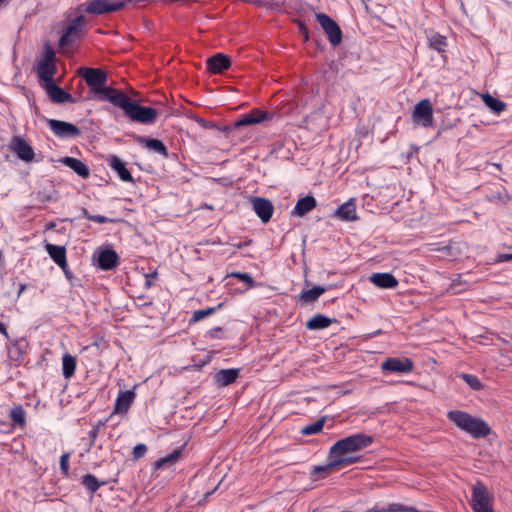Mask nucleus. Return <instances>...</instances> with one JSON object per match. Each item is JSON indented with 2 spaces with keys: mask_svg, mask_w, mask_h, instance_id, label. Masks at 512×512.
Returning <instances> with one entry per match:
<instances>
[{
  "mask_svg": "<svg viewBox=\"0 0 512 512\" xmlns=\"http://www.w3.org/2000/svg\"><path fill=\"white\" fill-rule=\"evenodd\" d=\"M0 332L3 333L6 337H8L6 327L2 322H0Z\"/></svg>",
  "mask_w": 512,
  "mask_h": 512,
  "instance_id": "obj_51",
  "label": "nucleus"
},
{
  "mask_svg": "<svg viewBox=\"0 0 512 512\" xmlns=\"http://www.w3.org/2000/svg\"><path fill=\"white\" fill-rule=\"evenodd\" d=\"M373 443V438L365 433H357L338 440L329 450V456L336 459L356 458L349 454L361 451Z\"/></svg>",
  "mask_w": 512,
  "mask_h": 512,
  "instance_id": "obj_3",
  "label": "nucleus"
},
{
  "mask_svg": "<svg viewBox=\"0 0 512 512\" xmlns=\"http://www.w3.org/2000/svg\"><path fill=\"white\" fill-rule=\"evenodd\" d=\"M272 119V114L267 111L253 109L249 113L243 115L239 120L235 121L234 128L242 126L256 125Z\"/></svg>",
  "mask_w": 512,
  "mask_h": 512,
  "instance_id": "obj_11",
  "label": "nucleus"
},
{
  "mask_svg": "<svg viewBox=\"0 0 512 512\" xmlns=\"http://www.w3.org/2000/svg\"><path fill=\"white\" fill-rule=\"evenodd\" d=\"M334 216L342 221L357 220L356 199L350 198L347 202L340 205L335 211Z\"/></svg>",
  "mask_w": 512,
  "mask_h": 512,
  "instance_id": "obj_18",
  "label": "nucleus"
},
{
  "mask_svg": "<svg viewBox=\"0 0 512 512\" xmlns=\"http://www.w3.org/2000/svg\"><path fill=\"white\" fill-rule=\"evenodd\" d=\"M110 168L117 173L119 178L124 182H133V177L126 168L125 163L117 156L112 155L108 158Z\"/></svg>",
  "mask_w": 512,
  "mask_h": 512,
  "instance_id": "obj_23",
  "label": "nucleus"
},
{
  "mask_svg": "<svg viewBox=\"0 0 512 512\" xmlns=\"http://www.w3.org/2000/svg\"><path fill=\"white\" fill-rule=\"evenodd\" d=\"M209 361H210V359L207 358V359L201 361L199 364H195V366L198 367V368H201V367L205 366L206 364H208Z\"/></svg>",
  "mask_w": 512,
  "mask_h": 512,
  "instance_id": "obj_52",
  "label": "nucleus"
},
{
  "mask_svg": "<svg viewBox=\"0 0 512 512\" xmlns=\"http://www.w3.org/2000/svg\"><path fill=\"white\" fill-rule=\"evenodd\" d=\"M430 47L438 52H442L446 47V39L440 34H433L429 38Z\"/></svg>",
  "mask_w": 512,
  "mask_h": 512,
  "instance_id": "obj_36",
  "label": "nucleus"
},
{
  "mask_svg": "<svg viewBox=\"0 0 512 512\" xmlns=\"http://www.w3.org/2000/svg\"><path fill=\"white\" fill-rule=\"evenodd\" d=\"M332 322H306V327L309 330H318L327 328Z\"/></svg>",
  "mask_w": 512,
  "mask_h": 512,
  "instance_id": "obj_43",
  "label": "nucleus"
},
{
  "mask_svg": "<svg viewBox=\"0 0 512 512\" xmlns=\"http://www.w3.org/2000/svg\"><path fill=\"white\" fill-rule=\"evenodd\" d=\"M95 260L97 265L102 270H111L116 267L118 262V255L112 249H103L95 253Z\"/></svg>",
  "mask_w": 512,
  "mask_h": 512,
  "instance_id": "obj_17",
  "label": "nucleus"
},
{
  "mask_svg": "<svg viewBox=\"0 0 512 512\" xmlns=\"http://www.w3.org/2000/svg\"><path fill=\"white\" fill-rule=\"evenodd\" d=\"M325 420L326 418L322 417L318 419L316 422L303 427L301 429V433L303 435H313L319 433L324 427Z\"/></svg>",
  "mask_w": 512,
  "mask_h": 512,
  "instance_id": "obj_34",
  "label": "nucleus"
},
{
  "mask_svg": "<svg viewBox=\"0 0 512 512\" xmlns=\"http://www.w3.org/2000/svg\"><path fill=\"white\" fill-rule=\"evenodd\" d=\"M48 124L53 133L58 137H76L80 135L79 128L71 123L51 119Z\"/></svg>",
  "mask_w": 512,
  "mask_h": 512,
  "instance_id": "obj_15",
  "label": "nucleus"
},
{
  "mask_svg": "<svg viewBox=\"0 0 512 512\" xmlns=\"http://www.w3.org/2000/svg\"><path fill=\"white\" fill-rule=\"evenodd\" d=\"M310 320H313V321H327V320H331V319L327 318V317H325L323 315L316 314Z\"/></svg>",
  "mask_w": 512,
  "mask_h": 512,
  "instance_id": "obj_48",
  "label": "nucleus"
},
{
  "mask_svg": "<svg viewBox=\"0 0 512 512\" xmlns=\"http://www.w3.org/2000/svg\"><path fill=\"white\" fill-rule=\"evenodd\" d=\"M135 392L132 390H126L120 392L115 404V412L116 413H127L130 406L132 405L135 399Z\"/></svg>",
  "mask_w": 512,
  "mask_h": 512,
  "instance_id": "obj_26",
  "label": "nucleus"
},
{
  "mask_svg": "<svg viewBox=\"0 0 512 512\" xmlns=\"http://www.w3.org/2000/svg\"><path fill=\"white\" fill-rule=\"evenodd\" d=\"M482 100L484 104L494 113L500 114L506 109V104L491 96L490 94L486 93L482 95Z\"/></svg>",
  "mask_w": 512,
  "mask_h": 512,
  "instance_id": "obj_31",
  "label": "nucleus"
},
{
  "mask_svg": "<svg viewBox=\"0 0 512 512\" xmlns=\"http://www.w3.org/2000/svg\"><path fill=\"white\" fill-rule=\"evenodd\" d=\"M492 496L481 482L472 487L471 508L474 512H494L492 507Z\"/></svg>",
  "mask_w": 512,
  "mask_h": 512,
  "instance_id": "obj_7",
  "label": "nucleus"
},
{
  "mask_svg": "<svg viewBox=\"0 0 512 512\" xmlns=\"http://www.w3.org/2000/svg\"><path fill=\"white\" fill-rule=\"evenodd\" d=\"M317 21L326 33L331 45L336 46L341 42L342 32L337 23L324 13L316 14Z\"/></svg>",
  "mask_w": 512,
  "mask_h": 512,
  "instance_id": "obj_10",
  "label": "nucleus"
},
{
  "mask_svg": "<svg viewBox=\"0 0 512 512\" xmlns=\"http://www.w3.org/2000/svg\"><path fill=\"white\" fill-rule=\"evenodd\" d=\"M9 0H0V7L5 6Z\"/></svg>",
  "mask_w": 512,
  "mask_h": 512,
  "instance_id": "obj_53",
  "label": "nucleus"
},
{
  "mask_svg": "<svg viewBox=\"0 0 512 512\" xmlns=\"http://www.w3.org/2000/svg\"><path fill=\"white\" fill-rule=\"evenodd\" d=\"M112 104L120 107L129 119L142 124L153 123L157 116L156 109L136 104L122 91L117 97H112Z\"/></svg>",
  "mask_w": 512,
  "mask_h": 512,
  "instance_id": "obj_2",
  "label": "nucleus"
},
{
  "mask_svg": "<svg viewBox=\"0 0 512 512\" xmlns=\"http://www.w3.org/2000/svg\"><path fill=\"white\" fill-rule=\"evenodd\" d=\"M251 203L254 212L261 219V221L263 223L269 222L274 211L272 202L266 198L252 197Z\"/></svg>",
  "mask_w": 512,
  "mask_h": 512,
  "instance_id": "obj_14",
  "label": "nucleus"
},
{
  "mask_svg": "<svg viewBox=\"0 0 512 512\" xmlns=\"http://www.w3.org/2000/svg\"><path fill=\"white\" fill-rule=\"evenodd\" d=\"M49 97L57 103H64L71 99V95L65 92L61 87H59L55 81H51L44 85Z\"/></svg>",
  "mask_w": 512,
  "mask_h": 512,
  "instance_id": "obj_27",
  "label": "nucleus"
},
{
  "mask_svg": "<svg viewBox=\"0 0 512 512\" xmlns=\"http://www.w3.org/2000/svg\"><path fill=\"white\" fill-rule=\"evenodd\" d=\"M147 453V446L145 444H137L133 448V458L134 460H139L140 458L144 457Z\"/></svg>",
  "mask_w": 512,
  "mask_h": 512,
  "instance_id": "obj_41",
  "label": "nucleus"
},
{
  "mask_svg": "<svg viewBox=\"0 0 512 512\" xmlns=\"http://www.w3.org/2000/svg\"><path fill=\"white\" fill-rule=\"evenodd\" d=\"M76 369V359L69 353L64 354L62 358V373L65 378L74 375Z\"/></svg>",
  "mask_w": 512,
  "mask_h": 512,
  "instance_id": "obj_32",
  "label": "nucleus"
},
{
  "mask_svg": "<svg viewBox=\"0 0 512 512\" xmlns=\"http://www.w3.org/2000/svg\"><path fill=\"white\" fill-rule=\"evenodd\" d=\"M209 336L211 338H222L223 337V334H224V331L222 328L220 327H217L215 329H212L208 332Z\"/></svg>",
  "mask_w": 512,
  "mask_h": 512,
  "instance_id": "obj_46",
  "label": "nucleus"
},
{
  "mask_svg": "<svg viewBox=\"0 0 512 512\" xmlns=\"http://www.w3.org/2000/svg\"><path fill=\"white\" fill-rule=\"evenodd\" d=\"M459 377L462 378L469 385V387L475 391H479L483 388L482 382L475 375L462 373Z\"/></svg>",
  "mask_w": 512,
  "mask_h": 512,
  "instance_id": "obj_35",
  "label": "nucleus"
},
{
  "mask_svg": "<svg viewBox=\"0 0 512 512\" xmlns=\"http://www.w3.org/2000/svg\"><path fill=\"white\" fill-rule=\"evenodd\" d=\"M325 291L326 289L322 286L303 289L302 292L297 296L296 301L301 306L309 305L315 302Z\"/></svg>",
  "mask_w": 512,
  "mask_h": 512,
  "instance_id": "obj_21",
  "label": "nucleus"
},
{
  "mask_svg": "<svg viewBox=\"0 0 512 512\" xmlns=\"http://www.w3.org/2000/svg\"><path fill=\"white\" fill-rule=\"evenodd\" d=\"M414 368V364L409 358H387L381 363V369L386 372L408 373Z\"/></svg>",
  "mask_w": 512,
  "mask_h": 512,
  "instance_id": "obj_12",
  "label": "nucleus"
},
{
  "mask_svg": "<svg viewBox=\"0 0 512 512\" xmlns=\"http://www.w3.org/2000/svg\"><path fill=\"white\" fill-rule=\"evenodd\" d=\"M369 280L375 286L383 289H393L398 286V280L391 273H374Z\"/></svg>",
  "mask_w": 512,
  "mask_h": 512,
  "instance_id": "obj_20",
  "label": "nucleus"
},
{
  "mask_svg": "<svg viewBox=\"0 0 512 512\" xmlns=\"http://www.w3.org/2000/svg\"><path fill=\"white\" fill-rule=\"evenodd\" d=\"M412 120L416 126L423 128L433 126V106L430 100L423 99L414 106Z\"/></svg>",
  "mask_w": 512,
  "mask_h": 512,
  "instance_id": "obj_9",
  "label": "nucleus"
},
{
  "mask_svg": "<svg viewBox=\"0 0 512 512\" xmlns=\"http://www.w3.org/2000/svg\"><path fill=\"white\" fill-rule=\"evenodd\" d=\"M239 369H222L214 375V381L218 387L228 386L236 381Z\"/></svg>",
  "mask_w": 512,
  "mask_h": 512,
  "instance_id": "obj_25",
  "label": "nucleus"
},
{
  "mask_svg": "<svg viewBox=\"0 0 512 512\" xmlns=\"http://www.w3.org/2000/svg\"><path fill=\"white\" fill-rule=\"evenodd\" d=\"M82 77L86 81L90 89L99 95V99L107 100L112 103V97H117L120 90L106 87L107 75L101 69L86 68L82 69Z\"/></svg>",
  "mask_w": 512,
  "mask_h": 512,
  "instance_id": "obj_4",
  "label": "nucleus"
},
{
  "mask_svg": "<svg viewBox=\"0 0 512 512\" xmlns=\"http://www.w3.org/2000/svg\"><path fill=\"white\" fill-rule=\"evenodd\" d=\"M215 310V307L196 310L193 314L192 320H202L206 317H209Z\"/></svg>",
  "mask_w": 512,
  "mask_h": 512,
  "instance_id": "obj_38",
  "label": "nucleus"
},
{
  "mask_svg": "<svg viewBox=\"0 0 512 512\" xmlns=\"http://www.w3.org/2000/svg\"><path fill=\"white\" fill-rule=\"evenodd\" d=\"M86 30V19L83 15H79L71 20L67 27L63 30L59 39V47L61 50H67L78 42L84 35Z\"/></svg>",
  "mask_w": 512,
  "mask_h": 512,
  "instance_id": "obj_5",
  "label": "nucleus"
},
{
  "mask_svg": "<svg viewBox=\"0 0 512 512\" xmlns=\"http://www.w3.org/2000/svg\"><path fill=\"white\" fill-rule=\"evenodd\" d=\"M217 487H218V486H216L214 489H212V490H210V491H207V492L203 495L204 500H207V499H208V497L214 493V491L217 489Z\"/></svg>",
  "mask_w": 512,
  "mask_h": 512,
  "instance_id": "obj_50",
  "label": "nucleus"
},
{
  "mask_svg": "<svg viewBox=\"0 0 512 512\" xmlns=\"http://www.w3.org/2000/svg\"><path fill=\"white\" fill-rule=\"evenodd\" d=\"M236 283L240 284L239 287H236V292H243L254 286V279L248 273L233 272L226 275V286L232 287Z\"/></svg>",
  "mask_w": 512,
  "mask_h": 512,
  "instance_id": "obj_16",
  "label": "nucleus"
},
{
  "mask_svg": "<svg viewBox=\"0 0 512 512\" xmlns=\"http://www.w3.org/2000/svg\"><path fill=\"white\" fill-rule=\"evenodd\" d=\"M106 345V340L104 338V336H101V335H97L93 341V343L91 344V346H94L98 349H102L104 348Z\"/></svg>",
  "mask_w": 512,
  "mask_h": 512,
  "instance_id": "obj_45",
  "label": "nucleus"
},
{
  "mask_svg": "<svg viewBox=\"0 0 512 512\" xmlns=\"http://www.w3.org/2000/svg\"><path fill=\"white\" fill-rule=\"evenodd\" d=\"M70 453H64L60 458V470L64 476L69 475V459H70Z\"/></svg>",
  "mask_w": 512,
  "mask_h": 512,
  "instance_id": "obj_40",
  "label": "nucleus"
},
{
  "mask_svg": "<svg viewBox=\"0 0 512 512\" xmlns=\"http://www.w3.org/2000/svg\"><path fill=\"white\" fill-rule=\"evenodd\" d=\"M10 416L16 424L21 426L25 424V411L21 406L13 408Z\"/></svg>",
  "mask_w": 512,
  "mask_h": 512,
  "instance_id": "obj_37",
  "label": "nucleus"
},
{
  "mask_svg": "<svg viewBox=\"0 0 512 512\" xmlns=\"http://www.w3.org/2000/svg\"><path fill=\"white\" fill-rule=\"evenodd\" d=\"M182 455V448L175 449L171 454L158 459L154 463L155 470H159L165 467L173 466L178 462Z\"/></svg>",
  "mask_w": 512,
  "mask_h": 512,
  "instance_id": "obj_30",
  "label": "nucleus"
},
{
  "mask_svg": "<svg viewBox=\"0 0 512 512\" xmlns=\"http://www.w3.org/2000/svg\"><path fill=\"white\" fill-rule=\"evenodd\" d=\"M230 64V59L222 53H218L207 59V68L214 74L221 73L228 69Z\"/></svg>",
  "mask_w": 512,
  "mask_h": 512,
  "instance_id": "obj_22",
  "label": "nucleus"
},
{
  "mask_svg": "<svg viewBox=\"0 0 512 512\" xmlns=\"http://www.w3.org/2000/svg\"><path fill=\"white\" fill-rule=\"evenodd\" d=\"M82 485L91 493H95L105 482H99L92 474H86L82 477Z\"/></svg>",
  "mask_w": 512,
  "mask_h": 512,
  "instance_id": "obj_33",
  "label": "nucleus"
},
{
  "mask_svg": "<svg viewBox=\"0 0 512 512\" xmlns=\"http://www.w3.org/2000/svg\"><path fill=\"white\" fill-rule=\"evenodd\" d=\"M36 72L44 85L54 81L56 74L55 52L49 44L45 45L44 54L37 64Z\"/></svg>",
  "mask_w": 512,
  "mask_h": 512,
  "instance_id": "obj_6",
  "label": "nucleus"
},
{
  "mask_svg": "<svg viewBox=\"0 0 512 512\" xmlns=\"http://www.w3.org/2000/svg\"><path fill=\"white\" fill-rule=\"evenodd\" d=\"M137 143L145 147L147 150L162 155L164 157L168 156V150L164 143L155 138H148L144 136H138L136 139Z\"/></svg>",
  "mask_w": 512,
  "mask_h": 512,
  "instance_id": "obj_19",
  "label": "nucleus"
},
{
  "mask_svg": "<svg viewBox=\"0 0 512 512\" xmlns=\"http://www.w3.org/2000/svg\"><path fill=\"white\" fill-rule=\"evenodd\" d=\"M447 418L459 429L469 433L473 438H484L491 433L489 425L484 420L473 417L467 412L460 410L449 411Z\"/></svg>",
  "mask_w": 512,
  "mask_h": 512,
  "instance_id": "obj_1",
  "label": "nucleus"
},
{
  "mask_svg": "<svg viewBox=\"0 0 512 512\" xmlns=\"http://www.w3.org/2000/svg\"><path fill=\"white\" fill-rule=\"evenodd\" d=\"M106 421H99L94 427L92 430L89 431V437L91 439V445L94 444L95 440L97 439L98 437V434H99V431H100V428L103 427L105 425Z\"/></svg>",
  "mask_w": 512,
  "mask_h": 512,
  "instance_id": "obj_42",
  "label": "nucleus"
},
{
  "mask_svg": "<svg viewBox=\"0 0 512 512\" xmlns=\"http://www.w3.org/2000/svg\"><path fill=\"white\" fill-rule=\"evenodd\" d=\"M83 215L86 219L88 220H91L93 222H96V223H99V224H103V223H107V222H112L113 220L112 219H109L107 218L106 216H103V215H91L89 214V212L85 209L83 210Z\"/></svg>",
  "mask_w": 512,
  "mask_h": 512,
  "instance_id": "obj_39",
  "label": "nucleus"
},
{
  "mask_svg": "<svg viewBox=\"0 0 512 512\" xmlns=\"http://www.w3.org/2000/svg\"><path fill=\"white\" fill-rule=\"evenodd\" d=\"M329 462L325 465L314 466L310 473L312 481L324 479L334 472L335 468L340 466H347L359 461V458H341L336 459L328 455Z\"/></svg>",
  "mask_w": 512,
  "mask_h": 512,
  "instance_id": "obj_8",
  "label": "nucleus"
},
{
  "mask_svg": "<svg viewBox=\"0 0 512 512\" xmlns=\"http://www.w3.org/2000/svg\"><path fill=\"white\" fill-rule=\"evenodd\" d=\"M512 260V254H499L497 256V262H507Z\"/></svg>",
  "mask_w": 512,
  "mask_h": 512,
  "instance_id": "obj_47",
  "label": "nucleus"
},
{
  "mask_svg": "<svg viewBox=\"0 0 512 512\" xmlns=\"http://www.w3.org/2000/svg\"><path fill=\"white\" fill-rule=\"evenodd\" d=\"M387 512H406L408 506L400 503H392L386 507Z\"/></svg>",
  "mask_w": 512,
  "mask_h": 512,
  "instance_id": "obj_44",
  "label": "nucleus"
},
{
  "mask_svg": "<svg viewBox=\"0 0 512 512\" xmlns=\"http://www.w3.org/2000/svg\"><path fill=\"white\" fill-rule=\"evenodd\" d=\"M316 207V200L313 196L300 198L292 210V214L303 217Z\"/></svg>",
  "mask_w": 512,
  "mask_h": 512,
  "instance_id": "obj_28",
  "label": "nucleus"
},
{
  "mask_svg": "<svg viewBox=\"0 0 512 512\" xmlns=\"http://www.w3.org/2000/svg\"><path fill=\"white\" fill-rule=\"evenodd\" d=\"M10 148L22 161L31 162L34 160L35 154L33 148L21 137H14L11 141Z\"/></svg>",
  "mask_w": 512,
  "mask_h": 512,
  "instance_id": "obj_13",
  "label": "nucleus"
},
{
  "mask_svg": "<svg viewBox=\"0 0 512 512\" xmlns=\"http://www.w3.org/2000/svg\"><path fill=\"white\" fill-rule=\"evenodd\" d=\"M61 269L63 270L66 278L70 280L72 278V273L68 268V264L66 263V266H64V268H61Z\"/></svg>",
  "mask_w": 512,
  "mask_h": 512,
  "instance_id": "obj_49",
  "label": "nucleus"
},
{
  "mask_svg": "<svg viewBox=\"0 0 512 512\" xmlns=\"http://www.w3.org/2000/svg\"><path fill=\"white\" fill-rule=\"evenodd\" d=\"M45 250L51 259L60 267L66 266V249L64 246L54 245L51 243L45 244Z\"/></svg>",
  "mask_w": 512,
  "mask_h": 512,
  "instance_id": "obj_24",
  "label": "nucleus"
},
{
  "mask_svg": "<svg viewBox=\"0 0 512 512\" xmlns=\"http://www.w3.org/2000/svg\"><path fill=\"white\" fill-rule=\"evenodd\" d=\"M62 163L82 178H87L90 174L88 167L77 158L64 157Z\"/></svg>",
  "mask_w": 512,
  "mask_h": 512,
  "instance_id": "obj_29",
  "label": "nucleus"
}]
</instances>
